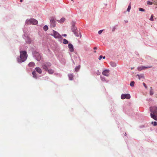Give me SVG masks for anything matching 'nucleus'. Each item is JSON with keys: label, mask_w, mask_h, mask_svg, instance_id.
Listing matches in <instances>:
<instances>
[{"label": "nucleus", "mask_w": 157, "mask_h": 157, "mask_svg": "<svg viewBox=\"0 0 157 157\" xmlns=\"http://www.w3.org/2000/svg\"><path fill=\"white\" fill-rule=\"evenodd\" d=\"M157 107L155 106L151 107L150 111L151 112V118L155 120H157Z\"/></svg>", "instance_id": "f257e3e1"}, {"label": "nucleus", "mask_w": 157, "mask_h": 157, "mask_svg": "<svg viewBox=\"0 0 157 157\" xmlns=\"http://www.w3.org/2000/svg\"><path fill=\"white\" fill-rule=\"evenodd\" d=\"M27 55L26 52L25 51H22L20 52V59H18V62L21 63L25 61L27 59Z\"/></svg>", "instance_id": "f03ea898"}, {"label": "nucleus", "mask_w": 157, "mask_h": 157, "mask_svg": "<svg viewBox=\"0 0 157 157\" xmlns=\"http://www.w3.org/2000/svg\"><path fill=\"white\" fill-rule=\"evenodd\" d=\"M26 23L27 25H36L37 24L38 21L37 20L32 18L27 19L26 21Z\"/></svg>", "instance_id": "7ed1b4c3"}, {"label": "nucleus", "mask_w": 157, "mask_h": 157, "mask_svg": "<svg viewBox=\"0 0 157 157\" xmlns=\"http://www.w3.org/2000/svg\"><path fill=\"white\" fill-rule=\"evenodd\" d=\"M51 65V64L49 62H45L43 63L42 67L44 71H47L48 68Z\"/></svg>", "instance_id": "20e7f679"}, {"label": "nucleus", "mask_w": 157, "mask_h": 157, "mask_svg": "<svg viewBox=\"0 0 157 157\" xmlns=\"http://www.w3.org/2000/svg\"><path fill=\"white\" fill-rule=\"evenodd\" d=\"M53 35H52L55 38L59 39L61 38V36L57 32L54 30L53 31Z\"/></svg>", "instance_id": "39448f33"}, {"label": "nucleus", "mask_w": 157, "mask_h": 157, "mask_svg": "<svg viewBox=\"0 0 157 157\" xmlns=\"http://www.w3.org/2000/svg\"><path fill=\"white\" fill-rule=\"evenodd\" d=\"M121 98L122 99L125 98L129 99L130 98V95L129 94H122L121 95Z\"/></svg>", "instance_id": "423d86ee"}, {"label": "nucleus", "mask_w": 157, "mask_h": 157, "mask_svg": "<svg viewBox=\"0 0 157 157\" xmlns=\"http://www.w3.org/2000/svg\"><path fill=\"white\" fill-rule=\"evenodd\" d=\"M152 67V66H148L147 67L143 66H141L140 67H138L137 69L139 71H140L143 70H144L145 69H146L147 68H151Z\"/></svg>", "instance_id": "0eeeda50"}, {"label": "nucleus", "mask_w": 157, "mask_h": 157, "mask_svg": "<svg viewBox=\"0 0 157 157\" xmlns=\"http://www.w3.org/2000/svg\"><path fill=\"white\" fill-rule=\"evenodd\" d=\"M50 24L51 27H54L56 25V22L53 19H51L50 20Z\"/></svg>", "instance_id": "6e6552de"}, {"label": "nucleus", "mask_w": 157, "mask_h": 157, "mask_svg": "<svg viewBox=\"0 0 157 157\" xmlns=\"http://www.w3.org/2000/svg\"><path fill=\"white\" fill-rule=\"evenodd\" d=\"M109 70H106L102 72V74L103 75L106 76H108L109 75Z\"/></svg>", "instance_id": "1a4fd4ad"}, {"label": "nucleus", "mask_w": 157, "mask_h": 157, "mask_svg": "<svg viewBox=\"0 0 157 157\" xmlns=\"http://www.w3.org/2000/svg\"><path fill=\"white\" fill-rule=\"evenodd\" d=\"M68 46L70 51L71 52H73L74 49L73 45L71 44H68Z\"/></svg>", "instance_id": "9d476101"}, {"label": "nucleus", "mask_w": 157, "mask_h": 157, "mask_svg": "<svg viewBox=\"0 0 157 157\" xmlns=\"http://www.w3.org/2000/svg\"><path fill=\"white\" fill-rule=\"evenodd\" d=\"M36 71L39 74H41L42 72V71L41 69L39 67H36L35 68Z\"/></svg>", "instance_id": "9b49d317"}, {"label": "nucleus", "mask_w": 157, "mask_h": 157, "mask_svg": "<svg viewBox=\"0 0 157 157\" xmlns=\"http://www.w3.org/2000/svg\"><path fill=\"white\" fill-rule=\"evenodd\" d=\"M74 34L77 37L80 36V37H81V33L79 31H75L74 32Z\"/></svg>", "instance_id": "f8f14e48"}, {"label": "nucleus", "mask_w": 157, "mask_h": 157, "mask_svg": "<svg viewBox=\"0 0 157 157\" xmlns=\"http://www.w3.org/2000/svg\"><path fill=\"white\" fill-rule=\"evenodd\" d=\"M36 56V60L38 61H40L41 59V57L39 55V53H37Z\"/></svg>", "instance_id": "ddd939ff"}, {"label": "nucleus", "mask_w": 157, "mask_h": 157, "mask_svg": "<svg viewBox=\"0 0 157 157\" xmlns=\"http://www.w3.org/2000/svg\"><path fill=\"white\" fill-rule=\"evenodd\" d=\"M47 71L48 72L49 74H52L54 72V70L52 69H48Z\"/></svg>", "instance_id": "4468645a"}, {"label": "nucleus", "mask_w": 157, "mask_h": 157, "mask_svg": "<svg viewBox=\"0 0 157 157\" xmlns=\"http://www.w3.org/2000/svg\"><path fill=\"white\" fill-rule=\"evenodd\" d=\"M68 76L70 80H73V76L72 74H69L68 75Z\"/></svg>", "instance_id": "2eb2a0df"}, {"label": "nucleus", "mask_w": 157, "mask_h": 157, "mask_svg": "<svg viewBox=\"0 0 157 157\" xmlns=\"http://www.w3.org/2000/svg\"><path fill=\"white\" fill-rule=\"evenodd\" d=\"M35 65V63L33 62H31L29 64V65L30 67H34Z\"/></svg>", "instance_id": "dca6fc26"}, {"label": "nucleus", "mask_w": 157, "mask_h": 157, "mask_svg": "<svg viewBox=\"0 0 157 157\" xmlns=\"http://www.w3.org/2000/svg\"><path fill=\"white\" fill-rule=\"evenodd\" d=\"M110 65L113 67H115L116 66V64L114 62H111L110 63Z\"/></svg>", "instance_id": "f3484780"}, {"label": "nucleus", "mask_w": 157, "mask_h": 157, "mask_svg": "<svg viewBox=\"0 0 157 157\" xmlns=\"http://www.w3.org/2000/svg\"><path fill=\"white\" fill-rule=\"evenodd\" d=\"M80 67V65L76 67L75 68V71L76 72H78L79 70Z\"/></svg>", "instance_id": "a211bd4d"}, {"label": "nucleus", "mask_w": 157, "mask_h": 157, "mask_svg": "<svg viewBox=\"0 0 157 157\" xmlns=\"http://www.w3.org/2000/svg\"><path fill=\"white\" fill-rule=\"evenodd\" d=\"M32 74L33 75V77L35 78H37V76L36 75V72L35 71H34L32 72Z\"/></svg>", "instance_id": "6ab92c4d"}, {"label": "nucleus", "mask_w": 157, "mask_h": 157, "mask_svg": "<svg viewBox=\"0 0 157 157\" xmlns=\"http://www.w3.org/2000/svg\"><path fill=\"white\" fill-rule=\"evenodd\" d=\"M65 21V18H62L59 21V22L62 23L64 22Z\"/></svg>", "instance_id": "aec40b11"}, {"label": "nucleus", "mask_w": 157, "mask_h": 157, "mask_svg": "<svg viewBox=\"0 0 157 157\" xmlns=\"http://www.w3.org/2000/svg\"><path fill=\"white\" fill-rule=\"evenodd\" d=\"M137 76L138 77V78L139 79H140L141 78H144V76L143 75H137Z\"/></svg>", "instance_id": "412c9836"}, {"label": "nucleus", "mask_w": 157, "mask_h": 157, "mask_svg": "<svg viewBox=\"0 0 157 157\" xmlns=\"http://www.w3.org/2000/svg\"><path fill=\"white\" fill-rule=\"evenodd\" d=\"M150 95H152L154 94V92H153V90H152V87H150Z\"/></svg>", "instance_id": "4be33fe9"}, {"label": "nucleus", "mask_w": 157, "mask_h": 157, "mask_svg": "<svg viewBox=\"0 0 157 157\" xmlns=\"http://www.w3.org/2000/svg\"><path fill=\"white\" fill-rule=\"evenodd\" d=\"M63 43L64 44H67L68 43V41L66 39H64Z\"/></svg>", "instance_id": "5701e85b"}, {"label": "nucleus", "mask_w": 157, "mask_h": 157, "mask_svg": "<svg viewBox=\"0 0 157 157\" xmlns=\"http://www.w3.org/2000/svg\"><path fill=\"white\" fill-rule=\"evenodd\" d=\"M131 8V3H130V4H129L128 6V8H127V11L128 12H129L130 11Z\"/></svg>", "instance_id": "b1692460"}, {"label": "nucleus", "mask_w": 157, "mask_h": 157, "mask_svg": "<svg viewBox=\"0 0 157 157\" xmlns=\"http://www.w3.org/2000/svg\"><path fill=\"white\" fill-rule=\"evenodd\" d=\"M43 29L45 31H46L48 30V27L47 25H45Z\"/></svg>", "instance_id": "393cba45"}, {"label": "nucleus", "mask_w": 157, "mask_h": 157, "mask_svg": "<svg viewBox=\"0 0 157 157\" xmlns=\"http://www.w3.org/2000/svg\"><path fill=\"white\" fill-rule=\"evenodd\" d=\"M135 83V82L134 81H132L130 83V85L131 86H133L134 85V84Z\"/></svg>", "instance_id": "a878e982"}, {"label": "nucleus", "mask_w": 157, "mask_h": 157, "mask_svg": "<svg viewBox=\"0 0 157 157\" xmlns=\"http://www.w3.org/2000/svg\"><path fill=\"white\" fill-rule=\"evenodd\" d=\"M151 124H153L154 126H155L157 125V123L155 121L152 122H151Z\"/></svg>", "instance_id": "bb28decb"}, {"label": "nucleus", "mask_w": 157, "mask_h": 157, "mask_svg": "<svg viewBox=\"0 0 157 157\" xmlns=\"http://www.w3.org/2000/svg\"><path fill=\"white\" fill-rule=\"evenodd\" d=\"M154 17L153 15V14L151 15V18L150 19V20L151 21H153L154 20V19L153 18V17Z\"/></svg>", "instance_id": "cd10ccee"}, {"label": "nucleus", "mask_w": 157, "mask_h": 157, "mask_svg": "<svg viewBox=\"0 0 157 157\" xmlns=\"http://www.w3.org/2000/svg\"><path fill=\"white\" fill-rule=\"evenodd\" d=\"M139 11H145V10L144 9L141 8H139Z\"/></svg>", "instance_id": "c85d7f7f"}, {"label": "nucleus", "mask_w": 157, "mask_h": 157, "mask_svg": "<svg viewBox=\"0 0 157 157\" xmlns=\"http://www.w3.org/2000/svg\"><path fill=\"white\" fill-rule=\"evenodd\" d=\"M147 3L148 5H151L152 4V2L150 1H147Z\"/></svg>", "instance_id": "c756f323"}, {"label": "nucleus", "mask_w": 157, "mask_h": 157, "mask_svg": "<svg viewBox=\"0 0 157 157\" xmlns=\"http://www.w3.org/2000/svg\"><path fill=\"white\" fill-rule=\"evenodd\" d=\"M103 31V30H100L98 32V34H101L102 33Z\"/></svg>", "instance_id": "7c9ffc66"}, {"label": "nucleus", "mask_w": 157, "mask_h": 157, "mask_svg": "<svg viewBox=\"0 0 157 157\" xmlns=\"http://www.w3.org/2000/svg\"><path fill=\"white\" fill-rule=\"evenodd\" d=\"M75 28L74 26H73V28L72 29V31L74 33L75 31Z\"/></svg>", "instance_id": "2f4dec72"}, {"label": "nucleus", "mask_w": 157, "mask_h": 157, "mask_svg": "<svg viewBox=\"0 0 157 157\" xmlns=\"http://www.w3.org/2000/svg\"><path fill=\"white\" fill-rule=\"evenodd\" d=\"M143 85L144 86V87L146 88H147V86L146 84H145V83L143 82Z\"/></svg>", "instance_id": "473e14b6"}, {"label": "nucleus", "mask_w": 157, "mask_h": 157, "mask_svg": "<svg viewBox=\"0 0 157 157\" xmlns=\"http://www.w3.org/2000/svg\"><path fill=\"white\" fill-rule=\"evenodd\" d=\"M101 80H102V81H105V78L101 77Z\"/></svg>", "instance_id": "72a5a7b5"}, {"label": "nucleus", "mask_w": 157, "mask_h": 157, "mask_svg": "<svg viewBox=\"0 0 157 157\" xmlns=\"http://www.w3.org/2000/svg\"><path fill=\"white\" fill-rule=\"evenodd\" d=\"M103 56H102L101 55H100V56H99V57L98 58V59H99V60H100L101 59H102V58Z\"/></svg>", "instance_id": "f704fd0d"}, {"label": "nucleus", "mask_w": 157, "mask_h": 157, "mask_svg": "<svg viewBox=\"0 0 157 157\" xmlns=\"http://www.w3.org/2000/svg\"><path fill=\"white\" fill-rule=\"evenodd\" d=\"M154 3L155 4L157 5V2L156 1H154Z\"/></svg>", "instance_id": "c9c22d12"}, {"label": "nucleus", "mask_w": 157, "mask_h": 157, "mask_svg": "<svg viewBox=\"0 0 157 157\" xmlns=\"http://www.w3.org/2000/svg\"><path fill=\"white\" fill-rule=\"evenodd\" d=\"M63 36H67V35L66 34H64L63 35Z\"/></svg>", "instance_id": "e433bc0d"}, {"label": "nucleus", "mask_w": 157, "mask_h": 157, "mask_svg": "<svg viewBox=\"0 0 157 157\" xmlns=\"http://www.w3.org/2000/svg\"><path fill=\"white\" fill-rule=\"evenodd\" d=\"M94 50H96V49H97V48L96 47H94Z\"/></svg>", "instance_id": "4c0bfd02"}, {"label": "nucleus", "mask_w": 157, "mask_h": 157, "mask_svg": "<svg viewBox=\"0 0 157 157\" xmlns=\"http://www.w3.org/2000/svg\"><path fill=\"white\" fill-rule=\"evenodd\" d=\"M102 58L104 59H105V56H103L102 57Z\"/></svg>", "instance_id": "58836bf2"}, {"label": "nucleus", "mask_w": 157, "mask_h": 157, "mask_svg": "<svg viewBox=\"0 0 157 157\" xmlns=\"http://www.w3.org/2000/svg\"><path fill=\"white\" fill-rule=\"evenodd\" d=\"M20 2H22V0H20Z\"/></svg>", "instance_id": "ea45409f"}, {"label": "nucleus", "mask_w": 157, "mask_h": 157, "mask_svg": "<svg viewBox=\"0 0 157 157\" xmlns=\"http://www.w3.org/2000/svg\"><path fill=\"white\" fill-rule=\"evenodd\" d=\"M94 52L95 53H96V51H94Z\"/></svg>", "instance_id": "a19ab883"}, {"label": "nucleus", "mask_w": 157, "mask_h": 157, "mask_svg": "<svg viewBox=\"0 0 157 157\" xmlns=\"http://www.w3.org/2000/svg\"><path fill=\"white\" fill-rule=\"evenodd\" d=\"M126 134L125 133V136H126Z\"/></svg>", "instance_id": "79ce46f5"}, {"label": "nucleus", "mask_w": 157, "mask_h": 157, "mask_svg": "<svg viewBox=\"0 0 157 157\" xmlns=\"http://www.w3.org/2000/svg\"><path fill=\"white\" fill-rule=\"evenodd\" d=\"M98 75H100V73H99V74H98Z\"/></svg>", "instance_id": "37998d69"}, {"label": "nucleus", "mask_w": 157, "mask_h": 157, "mask_svg": "<svg viewBox=\"0 0 157 157\" xmlns=\"http://www.w3.org/2000/svg\"><path fill=\"white\" fill-rule=\"evenodd\" d=\"M71 1H73V0H71Z\"/></svg>", "instance_id": "c03bdc74"}]
</instances>
